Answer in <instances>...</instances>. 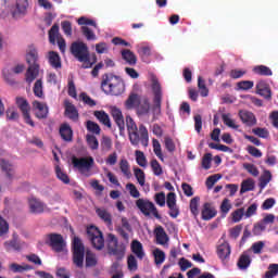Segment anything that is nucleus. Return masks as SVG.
<instances>
[{
  "mask_svg": "<svg viewBox=\"0 0 278 278\" xmlns=\"http://www.w3.org/2000/svg\"><path fill=\"white\" fill-rule=\"evenodd\" d=\"M126 127L128 131V138L132 147H138L141 142L142 147H149V130L144 125H138L131 116H126Z\"/></svg>",
  "mask_w": 278,
  "mask_h": 278,
  "instance_id": "nucleus-1",
  "label": "nucleus"
},
{
  "mask_svg": "<svg viewBox=\"0 0 278 278\" xmlns=\"http://www.w3.org/2000/svg\"><path fill=\"white\" fill-rule=\"evenodd\" d=\"M25 60L26 64H28L26 81L27 84H31L38 75H40V54L38 53V48H36V46L30 45L27 47Z\"/></svg>",
  "mask_w": 278,
  "mask_h": 278,
  "instance_id": "nucleus-2",
  "label": "nucleus"
},
{
  "mask_svg": "<svg viewBox=\"0 0 278 278\" xmlns=\"http://www.w3.org/2000/svg\"><path fill=\"white\" fill-rule=\"evenodd\" d=\"M101 86L104 92H110L114 97H118L125 92V81H123L122 77L113 74L104 75Z\"/></svg>",
  "mask_w": 278,
  "mask_h": 278,
  "instance_id": "nucleus-3",
  "label": "nucleus"
},
{
  "mask_svg": "<svg viewBox=\"0 0 278 278\" xmlns=\"http://www.w3.org/2000/svg\"><path fill=\"white\" fill-rule=\"evenodd\" d=\"M72 53L83 62V68H92V64L97 62V58L93 56L90 61V55L88 54V47L84 42H74L71 48Z\"/></svg>",
  "mask_w": 278,
  "mask_h": 278,
  "instance_id": "nucleus-4",
  "label": "nucleus"
},
{
  "mask_svg": "<svg viewBox=\"0 0 278 278\" xmlns=\"http://www.w3.org/2000/svg\"><path fill=\"white\" fill-rule=\"evenodd\" d=\"M149 81L153 93V110L156 114H160L162 108V85L154 74H150Z\"/></svg>",
  "mask_w": 278,
  "mask_h": 278,
  "instance_id": "nucleus-5",
  "label": "nucleus"
},
{
  "mask_svg": "<svg viewBox=\"0 0 278 278\" xmlns=\"http://www.w3.org/2000/svg\"><path fill=\"white\" fill-rule=\"evenodd\" d=\"M106 244L110 255H115L117 260L125 257V251L127 247L124 243H118V238L113 233H109L106 237Z\"/></svg>",
  "mask_w": 278,
  "mask_h": 278,
  "instance_id": "nucleus-6",
  "label": "nucleus"
},
{
  "mask_svg": "<svg viewBox=\"0 0 278 278\" xmlns=\"http://www.w3.org/2000/svg\"><path fill=\"white\" fill-rule=\"evenodd\" d=\"M72 164L74 168L79 170L81 175H85V177H90V170H92V166H94V159L92 156H86V157L74 156L72 159Z\"/></svg>",
  "mask_w": 278,
  "mask_h": 278,
  "instance_id": "nucleus-7",
  "label": "nucleus"
},
{
  "mask_svg": "<svg viewBox=\"0 0 278 278\" xmlns=\"http://www.w3.org/2000/svg\"><path fill=\"white\" fill-rule=\"evenodd\" d=\"M86 251L84 249V243L81 239L75 237L73 240V262L78 267L81 268L84 266V255Z\"/></svg>",
  "mask_w": 278,
  "mask_h": 278,
  "instance_id": "nucleus-8",
  "label": "nucleus"
},
{
  "mask_svg": "<svg viewBox=\"0 0 278 278\" xmlns=\"http://www.w3.org/2000/svg\"><path fill=\"white\" fill-rule=\"evenodd\" d=\"M87 235L90 242L93 244L94 249L101 251L105 247V240L103 239V233L99 231L97 226H90L87 228Z\"/></svg>",
  "mask_w": 278,
  "mask_h": 278,
  "instance_id": "nucleus-9",
  "label": "nucleus"
},
{
  "mask_svg": "<svg viewBox=\"0 0 278 278\" xmlns=\"http://www.w3.org/2000/svg\"><path fill=\"white\" fill-rule=\"evenodd\" d=\"M46 242L50 244L56 253H64L66 251V242L64 241V238H62V235H49Z\"/></svg>",
  "mask_w": 278,
  "mask_h": 278,
  "instance_id": "nucleus-10",
  "label": "nucleus"
},
{
  "mask_svg": "<svg viewBox=\"0 0 278 278\" xmlns=\"http://www.w3.org/2000/svg\"><path fill=\"white\" fill-rule=\"evenodd\" d=\"M136 205L146 216L153 214V216L160 218V215L157 214V208L155 207V204H153V202L144 199H138L136 201Z\"/></svg>",
  "mask_w": 278,
  "mask_h": 278,
  "instance_id": "nucleus-11",
  "label": "nucleus"
},
{
  "mask_svg": "<svg viewBox=\"0 0 278 278\" xmlns=\"http://www.w3.org/2000/svg\"><path fill=\"white\" fill-rule=\"evenodd\" d=\"M0 168L5 174V181L8 184H11V181H14V179H16V170L14 168V165L10 161L5 159H0Z\"/></svg>",
  "mask_w": 278,
  "mask_h": 278,
  "instance_id": "nucleus-12",
  "label": "nucleus"
},
{
  "mask_svg": "<svg viewBox=\"0 0 278 278\" xmlns=\"http://www.w3.org/2000/svg\"><path fill=\"white\" fill-rule=\"evenodd\" d=\"M29 11V0H16L14 10L12 11L13 18H21V16H27Z\"/></svg>",
  "mask_w": 278,
  "mask_h": 278,
  "instance_id": "nucleus-13",
  "label": "nucleus"
},
{
  "mask_svg": "<svg viewBox=\"0 0 278 278\" xmlns=\"http://www.w3.org/2000/svg\"><path fill=\"white\" fill-rule=\"evenodd\" d=\"M111 114L119 129L121 136H123V134H125V117L123 116V111L116 106H111Z\"/></svg>",
  "mask_w": 278,
  "mask_h": 278,
  "instance_id": "nucleus-14",
  "label": "nucleus"
},
{
  "mask_svg": "<svg viewBox=\"0 0 278 278\" xmlns=\"http://www.w3.org/2000/svg\"><path fill=\"white\" fill-rule=\"evenodd\" d=\"M16 103L26 123L30 125V127H34V121H31V116H29L30 108H29V103H27V100H25L24 98H17Z\"/></svg>",
  "mask_w": 278,
  "mask_h": 278,
  "instance_id": "nucleus-15",
  "label": "nucleus"
},
{
  "mask_svg": "<svg viewBox=\"0 0 278 278\" xmlns=\"http://www.w3.org/2000/svg\"><path fill=\"white\" fill-rule=\"evenodd\" d=\"M28 206L31 214H42L47 210V204L34 197L28 199Z\"/></svg>",
  "mask_w": 278,
  "mask_h": 278,
  "instance_id": "nucleus-16",
  "label": "nucleus"
},
{
  "mask_svg": "<svg viewBox=\"0 0 278 278\" xmlns=\"http://www.w3.org/2000/svg\"><path fill=\"white\" fill-rule=\"evenodd\" d=\"M3 247L8 253L11 251H21L23 249V242H21V239L18 238V235L13 233L12 239L8 240L3 243Z\"/></svg>",
  "mask_w": 278,
  "mask_h": 278,
  "instance_id": "nucleus-17",
  "label": "nucleus"
},
{
  "mask_svg": "<svg viewBox=\"0 0 278 278\" xmlns=\"http://www.w3.org/2000/svg\"><path fill=\"white\" fill-rule=\"evenodd\" d=\"M167 207L169 208V215L172 218H177L179 216V208L177 207V195L173 192L167 194Z\"/></svg>",
  "mask_w": 278,
  "mask_h": 278,
  "instance_id": "nucleus-18",
  "label": "nucleus"
},
{
  "mask_svg": "<svg viewBox=\"0 0 278 278\" xmlns=\"http://www.w3.org/2000/svg\"><path fill=\"white\" fill-rule=\"evenodd\" d=\"M136 112L139 117L151 115V102L149 101V98L144 97L141 99Z\"/></svg>",
  "mask_w": 278,
  "mask_h": 278,
  "instance_id": "nucleus-19",
  "label": "nucleus"
},
{
  "mask_svg": "<svg viewBox=\"0 0 278 278\" xmlns=\"http://www.w3.org/2000/svg\"><path fill=\"white\" fill-rule=\"evenodd\" d=\"M154 236L156 239V244H160L161 247H168V241L170 239L162 226L155 228Z\"/></svg>",
  "mask_w": 278,
  "mask_h": 278,
  "instance_id": "nucleus-20",
  "label": "nucleus"
},
{
  "mask_svg": "<svg viewBox=\"0 0 278 278\" xmlns=\"http://www.w3.org/2000/svg\"><path fill=\"white\" fill-rule=\"evenodd\" d=\"M46 60L48 61V64L52 66V68H55V71L62 68V59L60 58V54L55 51H49L46 54Z\"/></svg>",
  "mask_w": 278,
  "mask_h": 278,
  "instance_id": "nucleus-21",
  "label": "nucleus"
},
{
  "mask_svg": "<svg viewBox=\"0 0 278 278\" xmlns=\"http://www.w3.org/2000/svg\"><path fill=\"white\" fill-rule=\"evenodd\" d=\"M25 71V65L24 64H17L13 66L10 71L9 70H3L2 75L9 84H12V75H21Z\"/></svg>",
  "mask_w": 278,
  "mask_h": 278,
  "instance_id": "nucleus-22",
  "label": "nucleus"
},
{
  "mask_svg": "<svg viewBox=\"0 0 278 278\" xmlns=\"http://www.w3.org/2000/svg\"><path fill=\"white\" fill-rule=\"evenodd\" d=\"M217 255L222 260H227V257L231 255V247H229V243H227L225 239L219 240V244L217 247Z\"/></svg>",
  "mask_w": 278,
  "mask_h": 278,
  "instance_id": "nucleus-23",
  "label": "nucleus"
},
{
  "mask_svg": "<svg viewBox=\"0 0 278 278\" xmlns=\"http://www.w3.org/2000/svg\"><path fill=\"white\" fill-rule=\"evenodd\" d=\"M33 110L37 118H47V115L49 114V106H47V104L41 103L39 101L33 102Z\"/></svg>",
  "mask_w": 278,
  "mask_h": 278,
  "instance_id": "nucleus-24",
  "label": "nucleus"
},
{
  "mask_svg": "<svg viewBox=\"0 0 278 278\" xmlns=\"http://www.w3.org/2000/svg\"><path fill=\"white\" fill-rule=\"evenodd\" d=\"M130 249L131 252L134 253V255H136V257H138V260H144V247L141 244L140 241L138 240H132L131 244H130Z\"/></svg>",
  "mask_w": 278,
  "mask_h": 278,
  "instance_id": "nucleus-25",
  "label": "nucleus"
},
{
  "mask_svg": "<svg viewBox=\"0 0 278 278\" xmlns=\"http://www.w3.org/2000/svg\"><path fill=\"white\" fill-rule=\"evenodd\" d=\"M251 266V251L243 252L238 261V268L247 270Z\"/></svg>",
  "mask_w": 278,
  "mask_h": 278,
  "instance_id": "nucleus-26",
  "label": "nucleus"
},
{
  "mask_svg": "<svg viewBox=\"0 0 278 278\" xmlns=\"http://www.w3.org/2000/svg\"><path fill=\"white\" fill-rule=\"evenodd\" d=\"M140 101H142V99H140L138 94L131 93L125 102L126 110H135V109L138 110V105H140Z\"/></svg>",
  "mask_w": 278,
  "mask_h": 278,
  "instance_id": "nucleus-27",
  "label": "nucleus"
},
{
  "mask_svg": "<svg viewBox=\"0 0 278 278\" xmlns=\"http://www.w3.org/2000/svg\"><path fill=\"white\" fill-rule=\"evenodd\" d=\"M239 116L245 125H249L250 127L255 125L257 121L255 119V115L249 111H240Z\"/></svg>",
  "mask_w": 278,
  "mask_h": 278,
  "instance_id": "nucleus-28",
  "label": "nucleus"
},
{
  "mask_svg": "<svg viewBox=\"0 0 278 278\" xmlns=\"http://www.w3.org/2000/svg\"><path fill=\"white\" fill-rule=\"evenodd\" d=\"M256 91L257 94H261V97H264L265 99H270V87H268V84H266V81H258L256 84Z\"/></svg>",
  "mask_w": 278,
  "mask_h": 278,
  "instance_id": "nucleus-29",
  "label": "nucleus"
},
{
  "mask_svg": "<svg viewBox=\"0 0 278 278\" xmlns=\"http://www.w3.org/2000/svg\"><path fill=\"white\" fill-rule=\"evenodd\" d=\"M93 116L99 121V123H102L105 127H112V122L110 121V115L105 113V111H96L93 113Z\"/></svg>",
  "mask_w": 278,
  "mask_h": 278,
  "instance_id": "nucleus-30",
  "label": "nucleus"
},
{
  "mask_svg": "<svg viewBox=\"0 0 278 278\" xmlns=\"http://www.w3.org/2000/svg\"><path fill=\"white\" fill-rule=\"evenodd\" d=\"M34 267L28 264H16V263H11L9 265V270L11 273H27L28 270H31Z\"/></svg>",
  "mask_w": 278,
  "mask_h": 278,
  "instance_id": "nucleus-31",
  "label": "nucleus"
},
{
  "mask_svg": "<svg viewBox=\"0 0 278 278\" xmlns=\"http://www.w3.org/2000/svg\"><path fill=\"white\" fill-rule=\"evenodd\" d=\"M65 105V114L68 118H72V121H76V118L79 116L77 113V109L73 103H71L68 100H65L64 102Z\"/></svg>",
  "mask_w": 278,
  "mask_h": 278,
  "instance_id": "nucleus-32",
  "label": "nucleus"
},
{
  "mask_svg": "<svg viewBox=\"0 0 278 278\" xmlns=\"http://www.w3.org/2000/svg\"><path fill=\"white\" fill-rule=\"evenodd\" d=\"M216 216V210L212 207L210 204H204V207L202 210V219L203 220H212Z\"/></svg>",
  "mask_w": 278,
  "mask_h": 278,
  "instance_id": "nucleus-33",
  "label": "nucleus"
},
{
  "mask_svg": "<svg viewBox=\"0 0 278 278\" xmlns=\"http://www.w3.org/2000/svg\"><path fill=\"white\" fill-rule=\"evenodd\" d=\"M60 135L61 138L65 140V142H71L73 140V130L71 129V126L67 124H63L60 128Z\"/></svg>",
  "mask_w": 278,
  "mask_h": 278,
  "instance_id": "nucleus-34",
  "label": "nucleus"
},
{
  "mask_svg": "<svg viewBox=\"0 0 278 278\" xmlns=\"http://www.w3.org/2000/svg\"><path fill=\"white\" fill-rule=\"evenodd\" d=\"M153 255H154V262L156 266H162V264H164V262L166 261V253L160 250V248H155L153 250Z\"/></svg>",
  "mask_w": 278,
  "mask_h": 278,
  "instance_id": "nucleus-35",
  "label": "nucleus"
},
{
  "mask_svg": "<svg viewBox=\"0 0 278 278\" xmlns=\"http://www.w3.org/2000/svg\"><path fill=\"white\" fill-rule=\"evenodd\" d=\"M97 214L106 225H112V214L105 208H97Z\"/></svg>",
  "mask_w": 278,
  "mask_h": 278,
  "instance_id": "nucleus-36",
  "label": "nucleus"
},
{
  "mask_svg": "<svg viewBox=\"0 0 278 278\" xmlns=\"http://www.w3.org/2000/svg\"><path fill=\"white\" fill-rule=\"evenodd\" d=\"M134 174H135V177H136L139 186L144 188V184H147V175L144 174V170H142L138 167H135L134 168Z\"/></svg>",
  "mask_w": 278,
  "mask_h": 278,
  "instance_id": "nucleus-37",
  "label": "nucleus"
},
{
  "mask_svg": "<svg viewBox=\"0 0 278 278\" xmlns=\"http://www.w3.org/2000/svg\"><path fill=\"white\" fill-rule=\"evenodd\" d=\"M58 40H60V27L58 25H54L49 31V41L51 42V45H55Z\"/></svg>",
  "mask_w": 278,
  "mask_h": 278,
  "instance_id": "nucleus-38",
  "label": "nucleus"
},
{
  "mask_svg": "<svg viewBox=\"0 0 278 278\" xmlns=\"http://www.w3.org/2000/svg\"><path fill=\"white\" fill-rule=\"evenodd\" d=\"M119 169L123 175L129 179L131 177V167L129 166V162L126 159H122L119 162Z\"/></svg>",
  "mask_w": 278,
  "mask_h": 278,
  "instance_id": "nucleus-39",
  "label": "nucleus"
},
{
  "mask_svg": "<svg viewBox=\"0 0 278 278\" xmlns=\"http://www.w3.org/2000/svg\"><path fill=\"white\" fill-rule=\"evenodd\" d=\"M255 188V181L253 179L248 178L242 181L240 192L241 194H244V192H251Z\"/></svg>",
  "mask_w": 278,
  "mask_h": 278,
  "instance_id": "nucleus-40",
  "label": "nucleus"
},
{
  "mask_svg": "<svg viewBox=\"0 0 278 278\" xmlns=\"http://www.w3.org/2000/svg\"><path fill=\"white\" fill-rule=\"evenodd\" d=\"M122 58L128 63L130 64V66H134V64H136L137 59H136V54H134V52H131V50H124L122 52Z\"/></svg>",
  "mask_w": 278,
  "mask_h": 278,
  "instance_id": "nucleus-41",
  "label": "nucleus"
},
{
  "mask_svg": "<svg viewBox=\"0 0 278 278\" xmlns=\"http://www.w3.org/2000/svg\"><path fill=\"white\" fill-rule=\"evenodd\" d=\"M223 122L227 127H230V129H238L240 127L236 124V119L231 118V114L226 113L222 115Z\"/></svg>",
  "mask_w": 278,
  "mask_h": 278,
  "instance_id": "nucleus-42",
  "label": "nucleus"
},
{
  "mask_svg": "<svg viewBox=\"0 0 278 278\" xmlns=\"http://www.w3.org/2000/svg\"><path fill=\"white\" fill-rule=\"evenodd\" d=\"M152 147H153V152L161 160V162H164V154H162V144L157 139L152 140Z\"/></svg>",
  "mask_w": 278,
  "mask_h": 278,
  "instance_id": "nucleus-43",
  "label": "nucleus"
},
{
  "mask_svg": "<svg viewBox=\"0 0 278 278\" xmlns=\"http://www.w3.org/2000/svg\"><path fill=\"white\" fill-rule=\"evenodd\" d=\"M150 166L152 168L153 175H155L156 177H160V175L164 174V169H162V165L160 164V162H157V160L153 159L150 162Z\"/></svg>",
  "mask_w": 278,
  "mask_h": 278,
  "instance_id": "nucleus-44",
  "label": "nucleus"
},
{
  "mask_svg": "<svg viewBox=\"0 0 278 278\" xmlns=\"http://www.w3.org/2000/svg\"><path fill=\"white\" fill-rule=\"evenodd\" d=\"M135 155L137 164L141 166V168H147V156L144 155V152L137 150Z\"/></svg>",
  "mask_w": 278,
  "mask_h": 278,
  "instance_id": "nucleus-45",
  "label": "nucleus"
},
{
  "mask_svg": "<svg viewBox=\"0 0 278 278\" xmlns=\"http://www.w3.org/2000/svg\"><path fill=\"white\" fill-rule=\"evenodd\" d=\"M55 173L60 181H62L63 184H71V179L68 178V175H66V173L62 170V167H60V165H55Z\"/></svg>",
  "mask_w": 278,
  "mask_h": 278,
  "instance_id": "nucleus-46",
  "label": "nucleus"
},
{
  "mask_svg": "<svg viewBox=\"0 0 278 278\" xmlns=\"http://www.w3.org/2000/svg\"><path fill=\"white\" fill-rule=\"evenodd\" d=\"M10 15V7L8 0H0V18H8Z\"/></svg>",
  "mask_w": 278,
  "mask_h": 278,
  "instance_id": "nucleus-47",
  "label": "nucleus"
},
{
  "mask_svg": "<svg viewBox=\"0 0 278 278\" xmlns=\"http://www.w3.org/2000/svg\"><path fill=\"white\" fill-rule=\"evenodd\" d=\"M86 266L87 267L97 266V255H94V253H92V251L90 250L86 251Z\"/></svg>",
  "mask_w": 278,
  "mask_h": 278,
  "instance_id": "nucleus-48",
  "label": "nucleus"
},
{
  "mask_svg": "<svg viewBox=\"0 0 278 278\" xmlns=\"http://www.w3.org/2000/svg\"><path fill=\"white\" fill-rule=\"evenodd\" d=\"M273 179V174H270V170H265L261 177L260 186L262 189L266 188L268 184H270Z\"/></svg>",
  "mask_w": 278,
  "mask_h": 278,
  "instance_id": "nucleus-49",
  "label": "nucleus"
},
{
  "mask_svg": "<svg viewBox=\"0 0 278 278\" xmlns=\"http://www.w3.org/2000/svg\"><path fill=\"white\" fill-rule=\"evenodd\" d=\"M275 277H278V264H270L263 278H275Z\"/></svg>",
  "mask_w": 278,
  "mask_h": 278,
  "instance_id": "nucleus-50",
  "label": "nucleus"
},
{
  "mask_svg": "<svg viewBox=\"0 0 278 278\" xmlns=\"http://www.w3.org/2000/svg\"><path fill=\"white\" fill-rule=\"evenodd\" d=\"M253 72L256 74V75H265V76H270L273 75V71H270L268 68V66L266 65H257L253 68Z\"/></svg>",
  "mask_w": 278,
  "mask_h": 278,
  "instance_id": "nucleus-51",
  "label": "nucleus"
},
{
  "mask_svg": "<svg viewBox=\"0 0 278 278\" xmlns=\"http://www.w3.org/2000/svg\"><path fill=\"white\" fill-rule=\"evenodd\" d=\"M198 88L201 97H207V94H210V90L205 86V80L201 76L198 77Z\"/></svg>",
  "mask_w": 278,
  "mask_h": 278,
  "instance_id": "nucleus-52",
  "label": "nucleus"
},
{
  "mask_svg": "<svg viewBox=\"0 0 278 278\" xmlns=\"http://www.w3.org/2000/svg\"><path fill=\"white\" fill-rule=\"evenodd\" d=\"M34 94L35 97H38L39 99H42L43 97V87H42V79L36 80L34 85Z\"/></svg>",
  "mask_w": 278,
  "mask_h": 278,
  "instance_id": "nucleus-53",
  "label": "nucleus"
},
{
  "mask_svg": "<svg viewBox=\"0 0 278 278\" xmlns=\"http://www.w3.org/2000/svg\"><path fill=\"white\" fill-rule=\"evenodd\" d=\"M127 265H128V270L131 273H136L138 270V260H136V256L129 255L127 258Z\"/></svg>",
  "mask_w": 278,
  "mask_h": 278,
  "instance_id": "nucleus-54",
  "label": "nucleus"
},
{
  "mask_svg": "<svg viewBox=\"0 0 278 278\" xmlns=\"http://www.w3.org/2000/svg\"><path fill=\"white\" fill-rule=\"evenodd\" d=\"M126 190L129 192L130 197H132V199H140V191H138V188L136 187V185L129 182L126 185Z\"/></svg>",
  "mask_w": 278,
  "mask_h": 278,
  "instance_id": "nucleus-55",
  "label": "nucleus"
},
{
  "mask_svg": "<svg viewBox=\"0 0 278 278\" xmlns=\"http://www.w3.org/2000/svg\"><path fill=\"white\" fill-rule=\"evenodd\" d=\"M87 129L91 134H96V136H99V134H101V127H99V124H97L92 121L87 122Z\"/></svg>",
  "mask_w": 278,
  "mask_h": 278,
  "instance_id": "nucleus-56",
  "label": "nucleus"
},
{
  "mask_svg": "<svg viewBox=\"0 0 278 278\" xmlns=\"http://www.w3.org/2000/svg\"><path fill=\"white\" fill-rule=\"evenodd\" d=\"M222 175L219 174H215V175H212L210 176L207 179H206V188H208V190H212V188H214V184H216L217 181H219L222 179Z\"/></svg>",
  "mask_w": 278,
  "mask_h": 278,
  "instance_id": "nucleus-57",
  "label": "nucleus"
},
{
  "mask_svg": "<svg viewBox=\"0 0 278 278\" xmlns=\"http://www.w3.org/2000/svg\"><path fill=\"white\" fill-rule=\"evenodd\" d=\"M243 168L253 177H257L260 175L257 167L251 163H244Z\"/></svg>",
  "mask_w": 278,
  "mask_h": 278,
  "instance_id": "nucleus-58",
  "label": "nucleus"
},
{
  "mask_svg": "<svg viewBox=\"0 0 278 278\" xmlns=\"http://www.w3.org/2000/svg\"><path fill=\"white\" fill-rule=\"evenodd\" d=\"M87 143L89 144L90 149H92V151H97V149H99V140H97L94 135H87Z\"/></svg>",
  "mask_w": 278,
  "mask_h": 278,
  "instance_id": "nucleus-59",
  "label": "nucleus"
},
{
  "mask_svg": "<svg viewBox=\"0 0 278 278\" xmlns=\"http://www.w3.org/2000/svg\"><path fill=\"white\" fill-rule=\"evenodd\" d=\"M266 247V242L264 241H257L254 242L251 247V251L254 252L255 255H260L262 253V250Z\"/></svg>",
  "mask_w": 278,
  "mask_h": 278,
  "instance_id": "nucleus-60",
  "label": "nucleus"
},
{
  "mask_svg": "<svg viewBox=\"0 0 278 278\" xmlns=\"http://www.w3.org/2000/svg\"><path fill=\"white\" fill-rule=\"evenodd\" d=\"M252 231L254 236H262V233L266 231V224H264V222L255 224Z\"/></svg>",
  "mask_w": 278,
  "mask_h": 278,
  "instance_id": "nucleus-61",
  "label": "nucleus"
},
{
  "mask_svg": "<svg viewBox=\"0 0 278 278\" xmlns=\"http://www.w3.org/2000/svg\"><path fill=\"white\" fill-rule=\"evenodd\" d=\"M232 223H240L244 216V208H238L231 213Z\"/></svg>",
  "mask_w": 278,
  "mask_h": 278,
  "instance_id": "nucleus-62",
  "label": "nucleus"
},
{
  "mask_svg": "<svg viewBox=\"0 0 278 278\" xmlns=\"http://www.w3.org/2000/svg\"><path fill=\"white\" fill-rule=\"evenodd\" d=\"M81 31L87 40H97V35H94V31H92L88 26H83Z\"/></svg>",
  "mask_w": 278,
  "mask_h": 278,
  "instance_id": "nucleus-63",
  "label": "nucleus"
},
{
  "mask_svg": "<svg viewBox=\"0 0 278 278\" xmlns=\"http://www.w3.org/2000/svg\"><path fill=\"white\" fill-rule=\"evenodd\" d=\"M164 143H165V149L169 152V153H174L176 146H175V141H173V138L170 137H165L164 139Z\"/></svg>",
  "mask_w": 278,
  "mask_h": 278,
  "instance_id": "nucleus-64",
  "label": "nucleus"
}]
</instances>
